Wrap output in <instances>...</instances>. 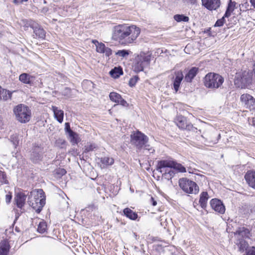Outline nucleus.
<instances>
[{"label": "nucleus", "instance_id": "nucleus-1", "mask_svg": "<svg viewBox=\"0 0 255 255\" xmlns=\"http://www.w3.org/2000/svg\"><path fill=\"white\" fill-rule=\"evenodd\" d=\"M140 33V28L135 25L119 24L113 28L112 38L122 45H128L133 43Z\"/></svg>", "mask_w": 255, "mask_h": 255}, {"label": "nucleus", "instance_id": "nucleus-2", "mask_svg": "<svg viewBox=\"0 0 255 255\" xmlns=\"http://www.w3.org/2000/svg\"><path fill=\"white\" fill-rule=\"evenodd\" d=\"M253 72L250 70H245L236 73L234 79V84L236 88L241 89H251L253 86Z\"/></svg>", "mask_w": 255, "mask_h": 255}, {"label": "nucleus", "instance_id": "nucleus-3", "mask_svg": "<svg viewBox=\"0 0 255 255\" xmlns=\"http://www.w3.org/2000/svg\"><path fill=\"white\" fill-rule=\"evenodd\" d=\"M13 112L16 120L21 124L28 123L31 119V110L24 104H18L14 107Z\"/></svg>", "mask_w": 255, "mask_h": 255}, {"label": "nucleus", "instance_id": "nucleus-4", "mask_svg": "<svg viewBox=\"0 0 255 255\" xmlns=\"http://www.w3.org/2000/svg\"><path fill=\"white\" fill-rule=\"evenodd\" d=\"M224 82V78L219 74L209 73L204 78L205 86L210 89H218L221 87Z\"/></svg>", "mask_w": 255, "mask_h": 255}, {"label": "nucleus", "instance_id": "nucleus-5", "mask_svg": "<svg viewBox=\"0 0 255 255\" xmlns=\"http://www.w3.org/2000/svg\"><path fill=\"white\" fill-rule=\"evenodd\" d=\"M165 168H173L179 172H186V170L181 164L177 163L174 160H161L157 161L156 170L160 173H162V169Z\"/></svg>", "mask_w": 255, "mask_h": 255}, {"label": "nucleus", "instance_id": "nucleus-6", "mask_svg": "<svg viewBox=\"0 0 255 255\" xmlns=\"http://www.w3.org/2000/svg\"><path fill=\"white\" fill-rule=\"evenodd\" d=\"M179 185L184 192L188 194H196L199 190L198 186L195 182L186 178L180 179Z\"/></svg>", "mask_w": 255, "mask_h": 255}, {"label": "nucleus", "instance_id": "nucleus-7", "mask_svg": "<svg viewBox=\"0 0 255 255\" xmlns=\"http://www.w3.org/2000/svg\"><path fill=\"white\" fill-rule=\"evenodd\" d=\"M148 141V137L139 130L133 131L130 134L131 143L138 149L142 148Z\"/></svg>", "mask_w": 255, "mask_h": 255}, {"label": "nucleus", "instance_id": "nucleus-8", "mask_svg": "<svg viewBox=\"0 0 255 255\" xmlns=\"http://www.w3.org/2000/svg\"><path fill=\"white\" fill-rule=\"evenodd\" d=\"M150 60L151 56L150 55L138 56L135 58V61L132 66L133 71L136 73L142 71L144 67L150 64Z\"/></svg>", "mask_w": 255, "mask_h": 255}, {"label": "nucleus", "instance_id": "nucleus-9", "mask_svg": "<svg viewBox=\"0 0 255 255\" xmlns=\"http://www.w3.org/2000/svg\"><path fill=\"white\" fill-rule=\"evenodd\" d=\"M175 123L178 128L182 129H186L194 132H197V128L193 127L191 123L187 122L186 118L183 116H178L176 119Z\"/></svg>", "mask_w": 255, "mask_h": 255}, {"label": "nucleus", "instance_id": "nucleus-10", "mask_svg": "<svg viewBox=\"0 0 255 255\" xmlns=\"http://www.w3.org/2000/svg\"><path fill=\"white\" fill-rule=\"evenodd\" d=\"M240 100L245 107L250 111L255 110V98L248 94H244L241 96Z\"/></svg>", "mask_w": 255, "mask_h": 255}, {"label": "nucleus", "instance_id": "nucleus-11", "mask_svg": "<svg viewBox=\"0 0 255 255\" xmlns=\"http://www.w3.org/2000/svg\"><path fill=\"white\" fill-rule=\"evenodd\" d=\"M43 153V148L40 146H35L33 148L30 154V160L33 163H38L42 160Z\"/></svg>", "mask_w": 255, "mask_h": 255}, {"label": "nucleus", "instance_id": "nucleus-12", "mask_svg": "<svg viewBox=\"0 0 255 255\" xmlns=\"http://www.w3.org/2000/svg\"><path fill=\"white\" fill-rule=\"evenodd\" d=\"M211 207L216 212L220 214H224L225 212V207L222 202L218 199H212L210 202Z\"/></svg>", "mask_w": 255, "mask_h": 255}, {"label": "nucleus", "instance_id": "nucleus-13", "mask_svg": "<svg viewBox=\"0 0 255 255\" xmlns=\"http://www.w3.org/2000/svg\"><path fill=\"white\" fill-rule=\"evenodd\" d=\"M33 30L34 36L41 39H44L46 36L45 31L37 23H33L29 25Z\"/></svg>", "mask_w": 255, "mask_h": 255}, {"label": "nucleus", "instance_id": "nucleus-14", "mask_svg": "<svg viewBox=\"0 0 255 255\" xmlns=\"http://www.w3.org/2000/svg\"><path fill=\"white\" fill-rule=\"evenodd\" d=\"M27 202L28 205L31 207L37 214H39L45 204V198H42L40 200H39V202L36 203L34 202L33 200H28Z\"/></svg>", "mask_w": 255, "mask_h": 255}, {"label": "nucleus", "instance_id": "nucleus-15", "mask_svg": "<svg viewBox=\"0 0 255 255\" xmlns=\"http://www.w3.org/2000/svg\"><path fill=\"white\" fill-rule=\"evenodd\" d=\"M202 5L210 10H216L220 5V0H202Z\"/></svg>", "mask_w": 255, "mask_h": 255}, {"label": "nucleus", "instance_id": "nucleus-16", "mask_svg": "<svg viewBox=\"0 0 255 255\" xmlns=\"http://www.w3.org/2000/svg\"><path fill=\"white\" fill-rule=\"evenodd\" d=\"M245 178L249 186L255 190V171H248Z\"/></svg>", "mask_w": 255, "mask_h": 255}, {"label": "nucleus", "instance_id": "nucleus-17", "mask_svg": "<svg viewBox=\"0 0 255 255\" xmlns=\"http://www.w3.org/2000/svg\"><path fill=\"white\" fill-rule=\"evenodd\" d=\"M175 77L173 79V89L177 92L179 88L180 85L184 78L183 74L181 71H178L175 73Z\"/></svg>", "mask_w": 255, "mask_h": 255}, {"label": "nucleus", "instance_id": "nucleus-18", "mask_svg": "<svg viewBox=\"0 0 255 255\" xmlns=\"http://www.w3.org/2000/svg\"><path fill=\"white\" fill-rule=\"evenodd\" d=\"M35 77L28 73H23L19 76V80L22 83L30 86L33 85Z\"/></svg>", "mask_w": 255, "mask_h": 255}, {"label": "nucleus", "instance_id": "nucleus-19", "mask_svg": "<svg viewBox=\"0 0 255 255\" xmlns=\"http://www.w3.org/2000/svg\"><path fill=\"white\" fill-rule=\"evenodd\" d=\"M26 198V195L22 192H18L16 194L14 201L18 208L21 209L24 206Z\"/></svg>", "mask_w": 255, "mask_h": 255}, {"label": "nucleus", "instance_id": "nucleus-20", "mask_svg": "<svg viewBox=\"0 0 255 255\" xmlns=\"http://www.w3.org/2000/svg\"><path fill=\"white\" fill-rule=\"evenodd\" d=\"M199 72V68L196 67H192L185 75V80L188 83L192 82Z\"/></svg>", "mask_w": 255, "mask_h": 255}, {"label": "nucleus", "instance_id": "nucleus-21", "mask_svg": "<svg viewBox=\"0 0 255 255\" xmlns=\"http://www.w3.org/2000/svg\"><path fill=\"white\" fill-rule=\"evenodd\" d=\"M45 193L42 189H38L32 190L30 192V194L28 195V200H32L34 199H42V198H45Z\"/></svg>", "mask_w": 255, "mask_h": 255}, {"label": "nucleus", "instance_id": "nucleus-22", "mask_svg": "<svg viewBox=\"0 0 255 255\" xmlns=\"http://www.w3.org/2000/svg\"><path fill=\"white\" fill-rule=\"evenodd\" d=\"M10 246L8 242L6 240L0 242V255H8Z\"/></svg>", "mask_w": 255, "mask_h": 255}, {"label": "nucleus", "instance_id": "nucleus-23", "mask_svg": "<svg viewBox=\"0 0 255 255\" xmlns=\"http://www.w3.org/2000/svg\"><path fill=\"white\" fill-rule=\"evenodd\" d=\"M52 110L54 113V116L55 118L57 120V121L60 123H62L63 121L64 118V112L63 111L60 110L58 108V107L56 106H52Z\"/></svg>", "mask_w": 255, "mask_h": 255}, {"label": "nucleus", "instance_id": "nucleus-24", "mask_svg": "<svg viewBox=\"0 0 255 255\" xmlns=\"http://www.w3.org/2000/svg\"><path fill=\"white\" fill-rule=\"evenodd\" d=\"M68 139L72 145H75L81 141V138L79 134L75 131H71L70 133L68 134Z\"/></svg>", "mask_w": 255, "mask_h": 255}, {"label": "nucleus", "instance_id": "nucleus-25", "mask_svg": "<svg viewBox=\"0 0 255 255\" xmlns=\"http://www.w3.org/2000/svg\"><path fill=\"white\" fill-rule=\"evenodd\" d=\"M250 232L248 229L245 227H241L238 228L236 232L234 233L235 235H239L241 237V238H249Z\"/></svg>", "mask_w": 255, "mask_h": 255}, {"label": "nucleus", "instance_id": "nucleus-26", "mask_svg": "<svg viewBox=\"0 0 255 255\" xmlns=\"http://www.w3.org/2000/svg\"><path fill=\"white\" fill-rule=\"evenodd\" d=\"M12 93L9 91L3 89L0 86V100L7 101L11 99Z\"/></svg>", "mask_w": 255, "mask_h": 255}, {"label": "nucleus", "instance_id": "nucleus-27", "mask_svg": "<svg viewBox=\"0 0 255 255\" xmlns=\"http://www.w3.org/2000/svg\"><path fill=\"white\" fill-rule=\"evenodd\" d=\"M123 213L125 216L131 220H135L138 217L137 214L128 208L124 209Z\"/></svg>", "mask_w": 255, "mask_h": 255}, {"label": "nucleus", "instance_id": "nucleus-28", "mask_svg": "<svg viewBox=\"0 0 255 255\" xmlns=\"http://www.w3.org/2000/svg\"><path fill=\"white\" fill-rule=\"evenodd\" d=\"M236 2L235 1H232V0H230L228 3L226 10L224 14V17H229L230 16L231 13L236 8Z\"/></svg>", "mask_w": 255, "mask_h": 255}, {"label": "nucleus", "instance_id": "nucleus-29", "mask_svg": "<svg viewBox=\"0 0 255 255\" xmlns=\"http://www.w3.org/2000/svg\"><path fill=\"white\" fill-rule=\"evenodd\" d=\"M208 198L209 196L207 192H202L201 193L199 202L202 208L205 209L206 207Z\"/></svg>", "mask_w": 255, "mask_h": 255}, {"label": "nucleus", "instance_id": "nucleus-30", "mask_svg": "<svg viewBox=\"0 0 255 255\" xmlns=\"http://www.w3.org/2000/svg\"><path fill=\"white\" fill-rule=\"evenodd\" d=\"M165 168L162 169L163 171L161 173L163 177L168 180H171L175 175V172L171 169L172 168Z\"/></svg>", "mask_w": 255, "mask_h": 255}, {"label": "nucleus", "instance_id": "nucleus-31", "mask_svg": "<svg viewBox=\"0 0 255 255\" xmlns=\"http://www.w3.org/2000/svg\"><path fill=\"white\" fill-rule=\"evenodd\" d=\"M240 252H243L248 247V244L247 242L243 238H239L236 242Z\"/></svg>", "mask_w": 255, "mask_h": 255}, {"label": "nucleus", "instance_id": "nucleus-32", "mask_svg": "<svg viewBox=\"0 0 255 255\" xmlns=\"http://www.w3.org/2000/svg\"><path fill=\"white\" fill-rule=\"evenodd\" d=\"M110 74L112 77L114 78H118L121 75L123 74V70L120 68L115 67L110 71Z\"/></svg>", "mask_w": 255, "mask_h": 255}, {"label": "nucleus", "instance_id": "nucleus-33", "mask_svg": "<svg viewBox=\"0 0 255 255\" xmlns=\"http://www.w3.org/2000/svg\"><path fill=\"white\" fill-rule=\"evenodd\" d=\"M100 162L103 164L104 167L105 166L112 165L114 163V158L110 157H101L100 159Z\"/></svg>", "mask_w": 255, "mask_h": 255}, {"label": "nucleus", "instance_id": "nucleus-34", "mask_svg": "<svg viewBox=\"0 0 255 255\" xmlns=\"http://www.w3.org/2000/svg\"><path fill=\"white\" fill-rule=\"evenodd\" d=\"M47 223L44 220H42L38 225L37 231L40 234H44L47 232Z\"/></svg>", "mask_w": 255, "mask_h": 255}, {"label": "nucleus", "instance_id": "nucleus-35", "mask_svg": "<svg viewBox=\"0 0 255 255\" xmlns=\"http://www.w3.org/2000/svg\"><path fill=\"white\" fill-rule=\"evenodd\" d=\"M109 98L112 101L118 104L121 99L122 96L116 92H112L110 93Z\"/></svg>", "mask_w": 255, "mask_h": 255}, {"label": "nucleus", "instance_id": "nucleus-36", "mask_svg": "<svg viewBox=\"0 0 255 255\" xmlns=\"http://www.w3.org/2000/svg\"><path fill=\"white\" fill-rule=\"evenodd\" d=\"M174 19L177 22H188L189 20L188 16L184 14H177L174 15Z\"/></svg>", "mask_w": 255, "mask_h": 255}, {"label": "nucleus", "instance_id": "nucleus-37", "mask_svg": "<svg viewBox=\"0 0 255 255\" xmlns=\"http://www.w3.org/2000/svg\"><path fill=\"white\" fill-rule=\"evenodd\" d=\"M130 51L128 50L123 49L119 50L117 51L115 53L116 55L118 56L121 57H127L129 54Z\"/></svg>", "mask_w": 255, "mask_h": 255}, {"label": "nucleus", "instance_id": "nucleus-38", "mask_svg": "<svg viewBox=\"0 0 255 255\" xmlns=\"http://www.w3.org/2000/svg\"><path fill=\"white\" fill-rule=\"evenodd\" d=\"M97 146L95 143H92L85 145L84 147V152H89L92 151L97 148Z\"/></svg>", "mask_w": 255, "mask_h": 255}, {"label": "nucleus", "instance_id": "nucleus-39", "mask_svg": "<svg viewBox=\"0 0 255 255\" xmlns=\"http://www.w3.org/2000/svg\"><path fill=\"white\" fill-rule=\"evenodd\" d=\"M10 141L13 144L14 147H16V146L19 144V138L18 135L17 134H13L10 136Z\"/></svg>", "mask_w": 255, "mask_h": 255}, {"label": "nucleus", "instance_id": "nucleus-40", "mask_svg": "<svg viewBox=\"0 0 255 255\" xmlns=\"http://www.w3.org/2000/svg\"><path fill=\"white\" fill-rule=\"evenodd\" d=\"M139 80L138 76L135 75L129 79L128 85L130 87H134Z\"/></svg>", "mask_w": 255, "mask_h": 255}, {"label": "nucleus", "instance_id": "nucleus-41", "mask_svg": "<svg viewBox=\"0 0 255 255\" xmlns=\"http://www.w3.org/2000/svg\"><path fill=\"white\" fill-rule=\"evenodd\" d=\"M8 183L5 173L0 170V185L3 184H7Z\"/></svg>", "mask_w": 255, "mask_h": 255}, {"label": "nucleus", "instance_id": "nucleus-42", "mask_svg": "<svg viewBox=\"0 0 255 255\" xmlns=\"http://www.w3.org/2000/svg\"><path fill=\"white\" fill-rule=\"evenodd\" d=\"M106 47L105 44L102 42L98 43V45H96V51L98 53H104Z\"/></svg>", "mask_w": 255, "mask_h": 255}, {"label": "nucleus", "instance_id": "nucleus-43", "mask_svg": "<svg viewBox=\"0 0 255 255\" xmlns=\"http://www.w3.org/2000/svg\"><path fill=\"white\" fill-rule=\"evenodd\" d=\"M225 18H227V17H224V15L220 19H218L214 26L215 27H220L223 25L224 23L225 22Z\"/></svg>", "mask_w": 255, "mask_h": 255}, {"label": "nucleus", "instance_id": "nucleus-44", "mask_svg": "<svg viewBox=\"0 0 255 255\" xmlns=\"http://www.w3.org/2000/svg\"><path fill=\"white\" fill-rule=\"evenodd\" d=\"M65 143L66 141L63 139L59 138L56 141V145L61 148L64 147V145H65Z\"/></svg>", "mask_w": 255, "mask_h": 255}, {"label": "nucleus", "instance_id": "nucleus-45", "mask_svg": "<svg viewBox=\"0 0 255 255\" xmlns=\"http://www.w3.org/2000/svg\"><path fill=\"white\" fill-rule=\"evenodd\" d=\"M64 130L66 134H69L71 131H73V130L71 129L70 125L69 123H65Z\"/></svg>", "mask_w": 255, "mask_h": 255}, {"label": "nucleus", "instance_id": "nucleus-46", "mask_svg": "<svg viewBox=\"0 0 255 255\" xmlns=\"http://www.w3.org/2000/svg\"><path fill=\"white\" fill-rule=\"evenodd\" d=\"M66 173V171L63 168H58L56 170V174L59 176H62Z\"/></svg>", "mask_w": 255, "mask_h": 255}, {"label": "nucleus", "instance_id": "nucleus-47", "mask_svg": "<svg viewBox=\"0 0 255 255\" xmlns=\"http://www.w3.org/2000/svg\"><path fill=\"white\" fill-rule=\"evenodd\" d=\"M71 89L69 88L66 87L63 91V95L69 97L71 95Z\"/></svg>", "mask_w": 255, "mask_h": 255}, {"label": "nucleus", "instance_id": "nucleus-48", "mask_svg": "<svg viewBox=\"0 0 255 255\" xmlns=\"http://www.w3.org/2000/svg\"><path fill=\"white\" fill-rule=\"evenodd\" d=\"M104 53L105 54L106 56L109 57L112 54V50L110 48L106 47Z\"/></svg>", "mask_w": 255, "mask_h": 255}, {"label": "nucleus", "instance_id": "nucleus-49", "mask_svg": "<svg viewBox=\"0 0 255 255\" xmlns=\"http://www.w3.org/2000/svg\"><path fill=\"white\" fill-rule=\"evenodd\" d=\"M246 255H255V247H252L246 251Z\"/></svg>", "mask_w": 255, "mask_h": 255}, {"label": "nucleus", "instance_id": "nucleus-50", "mask_svg": "<svg viewBox=\"0 0 255 255\" xmlns=\"http://www.w3.org/2000/svg\"><path fill=\"white\" fill-rule=\"evenodd\" d=\"M118 104H120L121 105L124 107H128V105L127 101L125 100L122 97L121 98V99L120 100L119 102H118Z\"/></svg>", "mask_w": 255, "mask_h": 255}, {"label": "nucleus", "instance_id": "nucleus-51", "mask_svg": "<svg viewBox=\"0 0 255 255\" xmlns=\"http://www.w3.org/2000/svg\"><path fill=\"white\" fill-rule=\"evenodd\" d=\"M28 0H13V2L16 5H18L23 2H27Z\"/></svg>", "mask_w": 255, "mask_h": 255}, {"label": "nucleus", "instance_id": "nucleus-52", "mask_svg": "<svg viewBox=\"0 0 255 255\" xmlns=\"http://www.w3.org/2000/svg\"><path fill=\"white\" fill-rule=\"evenodd\" d=\"M12 198V195L10 194H6L5 196V200L7 203H9Z\"/></svg>", "mask_w": 255, "mask_h": 255}, {"label": "nucleus", "instance_id": "nucleus-53", "mask_svg": "<svg viewBox=\"0 0 255 255\" xmlns=\"http://www.w3.org/2000/svg\"><path fill=\"white\" fill-rule=\"evenodd\" d=\"M150 201L152 206H155L157 205L156 201L154 199V198L152 197H151Z\"/></svg>", "mask_w": 255, "mask_h": 255}, {"label": "nucleus", "instance_id": "nucleus-54", "mask_svg": "<svg viewBox=\"0 0 255 255\" xmlns=\"http://www.w3.org/2000/svg\"><path fill=\"white\" fill-rule=\"evenodd\" d=\"M144 149L148 150L149 151H151V152H152V151H154V149H153L152 148H149L148 147L149 146V145H146V144L144 145Z\"/></svg>", "mask_w": 255, "mask_h": 255}, {"label": "nucleus", "instance_id": "nucleus-55", "mask_svg": "<svg viewBox=\"0 0 255 255\" xmlns=\"http://www.w3.org/2000/svg\"><path fill=\"white\" fill-rule=\"evenodd\" d=\"M210 31H211V28H208L204 30V32L208 33V35H209V36L211 35Z\"/></svg>", "mask_w": 255, "mask_h": 255}, {"label": "nucleus", "instance_id": "nucleus-56", "mask_svg": "<svg viewBox=\"0 0 255 255\" xmlns=\"http://www.w3.org/2000/svg\"><path fill=\"white\" fill-rule=\"evenodd\" d=\"M252 6L255 8V0H250Z\"/></svg>", "mask_w": 255, "mask_h": 255}, {"label": "nucleus", "instance_id": "nucleus-57", "mask_svg": "<svg viewBox=\"0 0 255 255\" xmlns=\"http://www.w3.org/2000/svg\"><path fill=\"white\" fill-rule=\"evenodd\" d=\"M92 43L95 44V46H96V45H98V43H99L97 40H93Z\"/></svg>", "mask_w": 255, "mask_h": 255}, {"label": "nucleus", "instance_id": "nucleus-58", "mask_svg": "<svg viewBox=\"0 0 255 255\" xmlns=\"http://www.w3.org/2000/svg\"><path fill=\"white\" fill-rule=\"evenodd\" d=\"M41 200V199H38V198L37 199L36 198L35 199L32 198V200H33V202H35V203L39 202V200Z\"/></svg>", "mask_w": 255, "mask_h": 255}, {"label": "nucleus", "instance_id": "nucleus-59", "mask_svg": "<svg viewBox=\"0 0 255 255\" xmlns=\"http://www.w3.org/2000/svg\"><path fill=\"white\" fill-rule=\"evenodd\" d=\"M133 235H134V237H135V238L137 240V237H138L137 234L135 233H133Z\"/></svg>", "mask_w": 255, "mask_h": 255}, {"label": "nucleus", "instance_id": "nucleus-60", "mask_svg": "<svg viewBox=\"0 0 255 255\" xmlns=\"http://www.w3.org/2000/svg\"><path fill=\"white\" fill-rule=\"evenodd\" d=\"M191 3H194L197 0H190Z\"/></svg>", "mask_w": 255, "mask_h": 255}]
</instances>
